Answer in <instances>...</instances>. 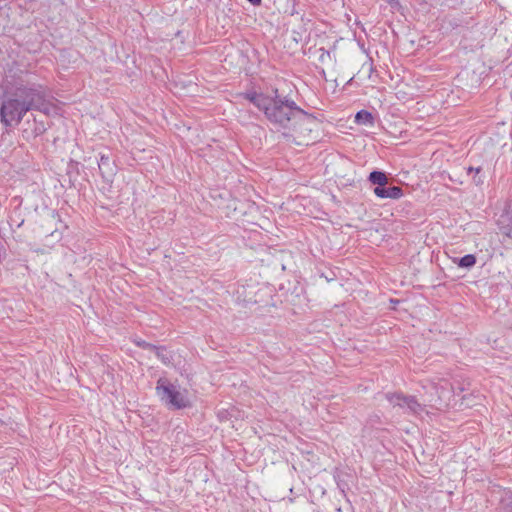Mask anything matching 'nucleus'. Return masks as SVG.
<instances>
[{
    "label": "nucleus",
    "instance_id": "nucleus-2",
    "mask_svg": "<svg viewBox=\"0 0 512 512\" xmlns=\"http://www.w3.org/2000/svg\"><path fill=\"white\" fill-rule=\"evenodd\" d=\"M36 110L49 112V102L41 85H26L17 87L8 94L0 105V121L5 127L18 125L27 112Z\"/></svg>",
    "mask_w": 512,
    "mask_h": 512
},
{
    "label": "nucleus",
    "instance_id": "nucleus-4",
    "mask_svg": "<svg viewBox=\"0 0 512 512\" xmlns=\"http://www.w3.org/2000/svg\"><path fill=\"white\" fill-rule=\"evenodd\" d=\"M386 399L394 407H399L404 412L412 414H420L424 411V407L417 401L414 396H406L402 393H387Z\"/></svg>",
    "mask_w": 512,
    "mask_h": 512
},
{
    "label": "nucleus",
    "instance_id": "nucleus-10",
    "mask_svg": "<svg viewBox=\"0 0 512 512\" xmlns=\"http://www.w3.org/2000/svg\"><path fill=\"white\" fill-rule=\"evenodd\" d=\"M454 262L461 268L470 269L476 264V257L473 254H467L459 259H454Z\"/></svg>",
    "mask_w": 512,
    "mask_h": 512
},
{
    "label": "nucleus",
    "instance_id": "nucleus-3",
    "mask_svg": "<svg viewBox=\"0 0 512 512\" xmlns=\"http://www.w3.org/2000/svg\"><path fill=\"white\" fill-rule=\"evenodd\" d=\"M156 391L160 399L173 409L185 408L189 404L177 387L165 378H160L157 381Z\"/></svg>",
    "mask_w": 512,
    "mask_h": 512
},
{
    "label": "nucleus",
    "instance_id": "nucleus-14",
    "mask_svg": "<svg viewBox=\"0 0 512 512\" xmlns=\"http://www.w3.org/2000/svg\"><path fill=\"white\" fill-rule=\"evenodd\" d=\"M136 344H137V346L142 347L144 349H149V350L156 349L155 345L147 343L146 341H137Z\"/></svg>",
    "mask_w": 512,
    "mask_h": 512
},
{
    "label": "nucleus",
    "instance_id": "nucleus-9",
    "mask_svg": "<svg viewBox=\"0 0 512 512\" xmlns=\"http://www.w3.org/2000/svg\"><path fill=\"white\" fill-rule=\"evenodd\" d=\"M368 180L373 185H376V187L386 186L388 183V177L386 173L380 170L372 171L368 176Z\"/></svg>",
    "mask_w": 512,
    "mask_h": 512
},
{
    "label": "nucleus",
    "instance_id": "nucleus-13",
    "mask_svg": "<svg viewBox=\"0 0 512 512\" xmlns=\"http://www.w3.org/2000/svg\"><path fill=\"white\" fill-rule=\"evenodd\" d=\"M159 359L165 364L169 363L171 360V356L168 355L166 350L163 347H156V349H153Z\"/></svg>",
    "mask_w": 512,
    "mask_h": 512
},
{
    "label": "nucleus",
    "instance_id": "nucleus-5",
    "mask_svg": "<svg viewBox=\"0 0 512 512\" xmlns=\"http://www.w3.org/2000/svg\"><path fill=\"white\" fill-rule=\"evenodd\" d=\"M98 168L104 181L111 182L116 175L117 166L108 154L101 153L98 160Z\"/></svg>",
    "mask_w": 512,
    "mask_h": 512
},
{
    "label": "nucleus",
    "instance_id": "nucleus-11",
    "mask_svg": "<svg viewBox=\"0 0 512 512\" xmlns=\"http://www.w3.org/2000/svg\"><path fill=\"white\" fill-rule=\"evenodd\" d=\"M355 121L358 124L372 125L373 121H374V117L370 112H368L366 110H361V111L357 112V114L355 116Z\"/></svg>",
    "mask_w": 512,
    "mask_h": 512
},
{
    "label": "nucleus",
    "instance_id": "nucleus-12",
    "mask_svg": "<svg viewBox=\"0 0 512 512\" xmlns=\"http://www.w3.org/2000/svg\"><path fill=\"white\" fill-rule=\"evenodd\" d=\"M481 170V167L474 168L470 166L467 168V174L474 173L472 180L477 186L482 185L484 183V177L480 175Z\"/></svg>",
    "mask_w": 512,
    "mask_h": 512
},
{
    "label": "nucleus",
    "instance_id": "nucleus-8",
    "mask_svg": "<svg viewBox=\"0 0 512 512\" xmlns=\"http://www.w3.org/2000/svg\"><path fill=\"white\" fill-rule=\"evenodd\" d=\"M249 287H246L244 285L238 286L236 289L234 295L235 300L239 304H249V303H255L256 300L253 298L252 291H248Z\"/></svg>",
    "mask_w": 512,
    "mask_h": 512
},
{
    "label": "nucleus",
    "instance_id": "nucleus-6",
    "mask_svg": "<svg viewBox=\"0 0 512 512\" xmlns=\"http://www.w3.org/2000/svg\"><path fill=\"white\" fill-rule=\"evenodd\" d=\"M374 194L382 199H399L403 196V190L399 186L375 187Z\"/></svg>",
    "mask_w": 512,
    "mask_h": 512
},
{
    "label": "nucleus",
    "instance_id": "nucleus-7",
    "mask_svg": "<svg viewBox=\"0 0 512 512\" xmlns=\"http://www.w3.org/2000/svg\"><path fill=\"white\" fill-rule=\"evenodd\" d=\"M245 99L253 103L259 110H265L266 106L270 103V97L257 92H248L244 94Z\"/></svg>",
    "mask_w": 512,
    "mask_h": 512
},
{
    "label": "nucleus",
    "instance_id": "nucleus-1",
    "mask_svg": "<svg viewBox=\"0 0 512 512\" xmlns=\"http://www.w3.org/2000/svg\"><path fill=\"white\" fill-rule=\"evenodd\" d=\"M264 114L276 131L281 132L286 138L305 136L313 130L316 118L301 109L297 104L281 96L278 89L272 90L270 103L266 106Z\"/></svg>",
    "mask_w": 512,
    "mask_h": 512
}]
</instances>
